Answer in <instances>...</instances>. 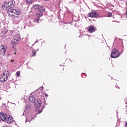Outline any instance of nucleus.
Segmentation results:
<instances>
[{
    "label": "nucleus",
    "mask_w": 127,
    "mask_h": 127,
    "mask_svg": "<svg viewBox=\"0 0 127 127\" xmlns=\"http://www.w3.org/2000/svg\"><path fill=\"white\" fill-rule=\"evenodd\" d=\"M37 43H38V40H36V41L35 42L34 44Z\"/></svg>",
    "instance_id": "nucleus-22"
},
{
    "label": "nucleus",
    "mask_w": 127,
    "mask_h": 127,
    "mask_svg": "<svg viewBox=\"0 0 127 127\" xmlns=\"http://www.w3.org/2000/svg\"><path fill=\"white\" fill-rule=\"evenodd\" d=\"M38 21H39V18L35 19L34 20V22H37V23H38Z\"/></svg>",
    "instance_id": "nucleus-18"
},
{
    "label": "nucleus",
    "mask_w": 127,
    "mask_h": 127,
    "mask_svg": "<svg viewBox=\"0 0 127 127\" xmlns=\"http://www.w3.org/2000/svg\"><path fill=\"white\" fill-rule=\"evenodd\" d=\"M39 11L40 13H36L37 17L38 18L41 17V16H42V13L45 11V8H44V7H40L39 8Z\"/></svg>",
    "instance_id": "nucleus-4"
},
{
    "label": "nucleus",
    "mask_w": 127,
    "mask_h": 127,
    "mask_svg": "<svg viewBox=\"0 0 127 127\" xmlns=\"http://www.w3.org/2000/svg\"><path fill=\"white\" fill-rule=\"evenodd\" d=\"M33 7L35 9H37V8H39V5H35L33 6Z\"/></svg>",
    "instance_id": "nucleus-15"
},
{
    "label": "nucleus",
    "mask_w": 127,
    "mask_h": 127,
    "mask_svg": "<svg viewBox=\"0 0 127 127\" xmlns=\"http://www.w3.org/2000/svg\"><path fill=\"white\" fill-rule=\"evenodd\" d=\"M5 122L6 123H8V124H12L14 122V120L11 116L8 115Z\"/></svg>",
    "instance_id": "nucleus-6"
},
{
    "label": "nucleus",
    "mask_w": 127,
    "mask_h": 127,
    "mask_svg": "<svg viewBox=\"0 0 127 127\" xmlns=\"http://www.w3.org/2000/svg\"><path fill=\"white\" fill-rule=\"evenodd\" d=\"M88 15L89 17L95 18L97 17L98 15H99V14L97 13V12L91 11L88 14Z\"/></svg>",
    "instance_id": "nucleus-7"
},
{
    "label": "nucleus",
    "mask_w": 127,
    "mask_h": 127,
    "mask_svg": "<svg viewBox=\"0 0 127 127\" xmlns=\"http://www.w3.org/2000/svg\"><path fill=\"white\" fill-rule=\"evenodd\" d=\"M44 0L46 1V0Z\"/></svg>",
    "instance_id": "nucleus-28"
},
{
    "label": "nucleus",
    "mask_w": 127,
    "mask_h": 127,
    "mask_svg": "<svg viewBox=\"0 0 127 127\" xmlns=\"http://www.w3.org/2000/svg\"><path fill=\"white\" fill-rule=\"evenodd\" d=\"M42 112V110L41 111H38V114H40Z\"/></svg>",
    "instance_id": "nucleus-21"
},
{
    "label": "nucleus",
    "mask_w": 127,
    "mask_h": 127,
    "mask_svg": "<svg viewBox=\"0 0 127 127\" xmlns=\"http://www.w3.org/2000/svg\"><path fill=\"white\" fill-rule=\"evenodd\" d=\"M120 56L119 51L116 49L113 50V51L110 55L111 58H117Z\"/></svg>",
    "instance_id": "nucleus-3"
},
{
    "label": "nucleus",
    "mask_w": 127,
    "mask_h": 127,
    "mask_svg": "<svg viewBox=\"0 0 127 127\" xmlns=\"http://www.w3.org/2000/svg\"><path fill=\"white\" fill-rule=\"evenodd\" d=\"M33 0H26V3H27L28 4H30V3H32V1Z\"/></svg>",
    "instance_id": "nucleus-14"
},
{
    "label": "nucleus",
    "mask_w": 127,
    "mask_h": 127,
    "mask_svg": "<svg viewBox=\"0 0 127 127\" xmlns=\"http://www.w3.org/2000/svg\"><path fill=\"white\" fill-rule=\"evenodd\" d=\"M8 56H9V54H8Z\"/></svg>",
    "instance_id": "nucleus-29"
},
{
    "label": "nucleus",
    "mask_w": 127,
    "mask_h": 127,
    "mask_svg": "<svg viewBox=\"0 0 127 127\" xmlns=\"http://www.w3.org/2000/svg\"><path fill=\"white\" fill-rule=\"evenodd\" d=\"M11 32L12 33H13V31H11Z\"/></svg>",
    "instance_id": "nucleus-25"
},
{
    "label": "nucleus",
    "mask_w": 127,
    "mask_h": 127,
    "mask_svg": "<svg viewBox=\"0 0 127 127\" xmlns=\"http://www.w3.org/2000/svg\"><path fill=\"white\" fill-rule=\"evenodd\" d=\"M29 101L32 103H34L35 102V98L33 96H30L29 97Z\"/></svg>",
    "instance_id": "nucleus-12"
},
{
    "label": "nucleus",
    "mask_w": 127,
    "mask_h": 127,
    "mask_svg": "<svg viewBox=\"0 0 127 127\" xmlns=\"http://www.w3.org/2000/svg\"><path fill=\"white\" fill-rule=\"evenodd\" d=\"M45 97H48V95L46 94V95H45Z\"/></svg>",
    "instance_id": "nucleus-24"
},
{
    "label": "nucleus",
    "mask_w": 127,
    "mask_h": 127,
    "mask_svg": "<svg viewBox=\"0 0 127 127\" xmlns=\"http://www.w3.org/2000/svg\"><path fill=\"white\" fill-rule=\"evenodd\" d=\"M12 44L13 46V48H14V46H15V45L17 44V43L16 42V41H15V40H13L12 41Z\"/></svg>",
    "instance_id": "nucleus-13"
},
{
    "label": "nucleus",
    "mask_w": 127,
    "mask_h": 127,
    "mask_svg": "<svg viewBox=\"0 0 127 127\" xmlns=\"http://www.w3.org/2000/svg\"><path fill=\"white\" fill-rule=\"evenodd\" d=\"M28 121L27 120V118H26V122H28Z\"/></svg>",
    "instance_id": "nucleus-26"
},
{
    "label": "nucleus",
    "mask_w": 127,
    "mask_h": 127,
    "mask_svg": "<svg viewBox=\"0 0 127 127\" xmlns=\"http://www.w3.org/2000/svg\"><path fill=\"white\" fill-rule=\"evenodd\" d=\"M14 40L16 41H19V40H20V36H19L18 35H16L14 37Z\"/></svg>",
    "instance_id": "nucleus-11"
},
{
    "label": "nucleus",
    "mask_w": 127,
    "mask_h": 127,
    "mask_svg": "<svg viewBox=\"0 0 127 127\" xmlns=\"http://www.w3.org/2000/svg\"><path fill=\"white\" fill-rule=\"evenodd\" d=\"M42 102L41 100L40 99L36 100V102L35 103V106L36 108H39L41 106Z\"/></svg>",
    "instance_id": "nucleus-9"
},
{
    "label": "nucleus",
    "mask_w": 127,
    "mask_h": 127,
    "mask_svg": "<svg viewBox=\"0 0 127 127\" xmlns=\"http://www.w3.org/2000/svg\"><path fill=\"white\" fill-rule=\"evenodd\" d=\"M35 55H36V51H35V50H33L32 51V56H35Z\"/></svg>",
    "instance_id": "nucleus-16"
},
{
    "label": "nucleus",
    "mask_w": 127,
    "mask_h": 127,
    "mask_svg": "<svg viewBox=\"0 0 127 127\" xmlns=\"http://www.w3.org/2000/svg\"><path fill=\"white\" fill-rule=\"evenodd\" d=\"M125 127H127V122H125Z\"/></svg>",
    "instance_id": "nucleus-20"
},
{
    "label": "nucleus",
    "mask_w": 127,
    "mask_h": 127,
    "mask_svg": "<svg viewBox=\"0 0 127 127\" xmlns=\"http://www.w3.org/2000/svg\"><path fill=\"white\" fill-rule=\"evenodd\" d=\"M17 77H19L20 76V71H18L16 72Z\"/></svg>",
    "instance_id": "nucleus-19"
},
{
    "label": "nucleus",
    "mask_w": 127,
    "mask_h": 127,
    "mask_svg": "<svg viewBox=\"0 0 127 127\" xmlns=\"http://www.w3.org/2000/svg\"><path fill=\"white\" fill-rule=\"evenodd\" d=\"M15 5V1L13 0H11L9 1L5 2L2 6V8L4 10H7L8 14L10 16H12L15 14V15H19L20 14V10L17 9H12Z\"/></svg>",
    "instance_id": "nucleus-1"
},
{
    "label": "nucleus",
    "mask_w": 127,
    "mask_h": 127,
    "mask_svg": "<svg viewBox=\"0 0 127 127\" xmlns=\"http://www.w3.org/2000/svg\"><path fill=\"white\" fill-rule=\"evenodd\" d=\"M95 31H97V28L94 26H91L88 28V32H95Z\"/></svg>",
    "instance_id": "nucleus-10"
},
{
    "label": "nucleus",
    "mask_w": 127,
    "mask_h": 127,
    "mask_svg": "<svg viewBox=\"0 0 127 127\" xmlns=\"http://www.w3.org/2000/svg\"><path fill=\"white\" fill-rule=\"evenodd\" d=\"M126 104H127V99L125 100Z\"/></svg>",
    "instance_id": "nucleus-23"
},
{
    "label": "nucleus",
    "mask_w": 127,
    "mask_h": 127,
    "mask_svg": "<svg viewBox=\"0 0 127 127\" xmlns=\"http://www.w3.org/2000/svg\"><path fill=\"white\" fill-rule=\"evenodd\" d=\"M5 52H6V50H5V48L4 46L1 45L0 47V55L1 57L4 56L5 54Z\"/></svg>",
    "instance_id": "nucleus-5"
},
{
    "label": "nucleus",
    "mask_w": 127,
    "mask_h": 127,
    "mask_svg": "<svg viewBox=\"0 0 127 127\" xmlns=\"http://www.w3.org/2000/svg\"><path fill=\"white\" fill-rule=\"evenodd\" d=\"M108 15L109 17H112V16H113V15H112V13H111V12L108 13Z\"/></svg>",
    "instance_id": "nucleus-17"
},
{
    "label": "nucleus",
    "mask_w": 127,
    "mask_h": 127,
    "mask_svg": "<svg viewBox=\"0 0 127 127\" xmlns=\"http://www.w3.org/2000/svg\"><path fill=\"white\" fill-rule=\"evenodd\" d=\"M9 76V72L8 71H5L3 73V77H1L0 81L2 83H4L8 79V76Z\"/></svg>",
    "instance_id": "nucleus-2"
},
{
    "label": "nucleus",
    "mask_w": 127,
    "mask_h": 127,
    "mask_svg": "<svg viewBox=\"0 0 127 127\" xmlns=\"http://www.w3.org/2000/svg\"><path fill=\"white\" fill-rule=\"evenodd\" d=\"M8 115L3 113H0V119L2 120V121H5L6 122V119L7 118V116Z\"/></svg>",
    "instance_id": "nucleus-8"
},
{
    "label": "nucleus",
    "mask_w": 127,
    "mask_h": 127,
    "mask_svg": "<svg viewBox=\"0 0 127 127\" xmlns=\"http://www.w3.org/2000/svg\"><path fill=\"white\" fill-rule=\"evenodd\" d=\"M0 100H1V97H0Z\"/></svg>",
    "instance_id": "nucleus-27"
}]
</instances>
